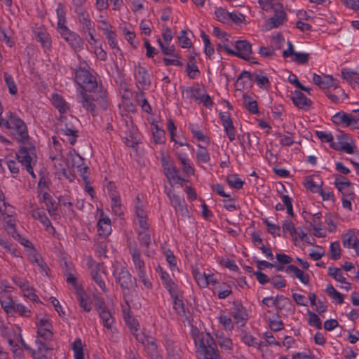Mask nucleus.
<instances>
[{"label": "nucleus", "mask_w": 359, "mask_h": 359, "mask_svg": "<svg viewBox=\"0 0 359 359\" xmlns=\"http://www.w3.org/2000/svg\"><path fill=\"white\" fill-rule=\"evenodd\" d=\"M198 359H222L213 338L208 332H199L196 327H191Z\"/></svg>", "instance_id": "f257e3e1"}, {"label": "nucleus", "mask_w": 359, "mask_h": 359, "mask_svg": "<svg viewBox=\"0 0 359 359\" xmlns=\"http://www.w3.org/2000/svg\"><path fill=\"white\" fill-rule=\"evenodd\" d=\"M0 212L3 217V225L5 231L13 236L16 234V222L15 211L14 208L8 204L5 198L2 191H0Z\"/></svg>", "instance_id": "f03ea898"}, {"label": "nucleus", "mask_w": 359, "mask_h": 359, "mask_svg": "<svg viewBox=\"0 0 359 359\" xmlns=\"http://www.w3.org/2000/svg\"><path fill=\"white\" fill-rule=\"evenodd\" d=\"M67 160L70 161L72 167L76 169L80 176L82 177L85 183V191L90 196L91 198L94 197V190L90 186L88 178V168L85 165L83 158L74 151H69L67 156Z\"/></svg>", "instance_id": "7ed1b4c3"}, {"label": "nucleus", "mask_w": 359, "mask_h": 359, "mask_svg": "<svg viewBox=\"0 0 359 359\" xmlns=\"http://www.w3.org/2000/svg\"><path fill=\"white\" fill-rule=\"evenodd\" d=\"M234 48H231L229 44L224 43L221 45L222 49L230 55L237 56L241 59L248 61H252V45L246 40H236L234 43Z\"/></svg>", "instance_id": "20e7f679"}, {"label": "nucleus", "mask_w": 359, "mask_h": 359, "mask_svg": "<svg viewBox=\"0 0 359 359\" xmlns=\"http://www.w3.org/2000/svg\"><path fill=\"white\" fill-rule=\"evenodd\" d=\"M75 82L79 86L77 92H92L97 86V82L94 76L90 72L86 69L79 68L76 69L75 73Z\"/></svg>", "instance_id": "39448f33"}, {"label": "nucleus", "mask_w": 359, "mask_h": 359, "mask_svg": "<svg viewBox=\"0 0 359 359\" xmlns=\"http://www.w3.org/2000/svg\"><path fill=\"white\" fill-rule=\"evenodd\" d=\"M13 330L16 334V335L14 337L13 339L10 337H8V341L11 347V349L13 353L15 359H20L22 355V351L18 346L17 344L15 343V339H16L17 341H20L22 345L25 347V348L29 351L32 353L34 359H46V357L44 355H39L36 351L32 350L26 344V343L22 339L21 329L20 327L15 326L13 327Z\"/></svg>", "instance_id": "423d86ee"}, {"label": "nucleus", "mask_w": 359, "mask_h": 359, "mask_svg": "<svg viewBox=\"0 0 359 359\" xmlns=\"http://www.w3.org/2000/svg\"><path fill=\"white\" fill-rule=\"evenodd\" d=\"M17 158L18 161L26 167L27 171L33 177H36V175L33 170V166L36 161V155L35 149L33 147H21L17 153Z\"/></svg>", "instance_id": "0eeeda50"}, {"label": "nucleus", "mask_w": 359, "mask_h": 359, "mask_svg": "<svg viewBox=\"0 0 359 359\" xmlns=\"http://www.w3.org/2000/svg\"><path fill=\"white\" fill-rule=\"evenodd\" d=\"M191 274L197 285L201 288H207L212 286L216 289V285L218 283V279L215 273H206L196 266L191 267Z\"/></svg>", "instance_id": "6e6552de"}, {"label": "nucleus", "mask_w": 359, "mask_h": 359, "mask_svg": "<svg viewBox=\"0 0 359 359\" xmlns=\"http://www.w3.org/2000/svg\"><path fill=\"white\" fill-rule=\"evenodd\" d=\"M272 11L273 15L269 18L264 24L266 30L280 27L287 19L286 12L280 4H274Z\"/></svg>", "instance_id": "1a4fd4ad"}, {"label": "nucleus", "mask_w": 359, "mask_h": 359, "mask_svg": "<svg viewBox=\"0 0 359 359\" xmlns=\"http://www.w3.org/2000/svg\"><path fill=\"white\" fill-rule=\"evenodd\" d=\"M1 126L8 129L13 134L18 135L20 139H25L27 136L25 123L15 115H11L6 121L4 120Z\"/></svg>", "instance_id": "9d476101"}, {"label": "nucleus", "mask_w": 359, "mask_h": 359, "mask_svg": "<svg viewBox=\"0 0 359 359\" xmlns=\"http://www.w3.org/2000/svg\"><path fill=\"white\" fill-rule=\"evenodd\" d=\"M332 149L348 154H353L357 151L354 140L346 134L337 135V142L332 144Z\"/></svg>", "instance_id": "9b49d317"}, {"label": "nucleus", "mask_w": 359, "mask_h": 359, "mask_svg": "<svg viewBox=\"0 0 359 359\" xmlns=\"http://www.w3.org/2000/svg\"><path fill=\"white\" fill-rule=\"evenodd\" d=\"M86 264L90 270L93 279L95 281L100 288L104 291L105 283L104 278L105 276L104 267L102 264L95 262L91 257H87L85 259Z\"/></svg>", "instance_id": "f8f14e48"}, {"label": "nucleus", "mask_w": 359, "mask_h": 359, "mask_svg": "<svg viewBox=\"0 0 359 359\" xmlns=\"http://www.w3.org/2000/svg\"><path fill=\"white\" fill-rule=\"evenodd\" d=\"M61 37L75 50L83 49V41L79 34L71 31L67 26L57 29Z\"/></svg>", "instance_id": "ddd939ff"}, {"label": "nucleus", "mask_w": 359, "mask_h": 359, "mask_svg": "<svg viewBox=\"0 0 359 359\" xmlns=\"http://www.w3.org/2000/svg\"><path fill=\"white\" fill-rule=\"evenodd\" d=\"M53 165L55 169V174L59 179H66L69 182L74 180V175L70 172L68 163L63 156H57L53 158Z\"/></svg>", "instance_id": "4468645a"}, {"label": "nucleus", "mask_w": 359, "mask_h": 359, "mask_svg": "<svg viewBox=\"0 0 359 359\" xmlns=\"http://www.w3.org/2000/svg\"><path fill=\"white\" fill-rule=\"evenodd\" d=\"M162 163L165 175L168 180L169 183L172 186L179 185L182 187L184 179L180 175L177 167L172 162H168L165 159L163 160Z\"/></svg>", "instance_id": "2eb2a0df"}, {"label": "nucleus", "mask_w": 359, "mask_h": 359, "mask_svg": "<svg viewBox=\"0 0 359 359\" xmlns=\"http://www.w3.org/2000/svg\"><path fill=\"white\" fill-rule=\"evenodd\" d=\"M313 83L322 89L338 88L339 83L337 79L330 74H312Z\"/></svg>", "instance_id": "dca6fc26"}, {"label": "nucleus", "mask_w": 359, "mask_h": 359, "mask_svg": "<svg viewBox=\"0 0 359 359\" xmlns=\"http://www.w3.org/2000/svg\"><path fill=\"white\" fill-rule=\"evenodd\" d=\"M137 340L145 346L148 354L152 359H162L158 346L154 338L137 334Z\"/></svg>", "instance_id": "f3484780"}, {"label": "nucleus", "mask_w": 359, "mask_h": 359, "mask_svg": "<svg viewBox=\"0 0 359 359\" xmlns=\"http://www.w3.org/2000/svg\"><path fill=\"white\" fill-rule=\"evenodd\" d=\"M287 48L283 52V56L285 58H290L292 62L297 64L304 65L308 62L309 54L304 52H296L294 50L293 45L291 41L287 42Z\"/></svg>", "instance_id": "a211bd4d"}, {"label": "nucleus", "mask_w": 359, "mask_h": 359, "mask_svg": "<svg viewBox=\"0 0 359 359\" xmlns=\"http://www.w3.org/2000/svg\"><path fill=\"white\" fill-rule=\"evenodd\" d=\"M114 276L116 282L123 290H128L133 285V278L126 267L121 266L114 271Z\"/></svg>", "instance_id": "6ab92c4d"}, {"label": "nucleus", "mask_w": 359, "mask_h": 359, "mask_svg": "<svg viewBox=\"0 0 359 359\" xmlns=\"http://www.w3.org/2000/svg\"><path fill=\"white\" fill-rule=\"evenodd\" d=\"M327 274L339 283V287L340 289L347 292L351 290V283L346 280L341 269L335 266H329L327 268Z\"/></svg>", "instance_id": "aec40b11"}, {"label": "nucleus", "mask_w": 359, "mask_h": 359, "mask_svg": "<svg viewBox=\"0 0 359 359\" xmlns=\"http://www.w3.org/2000/svg\"><path fill=\"white\" fill-rule=\"evenodd\" d=\"M334 184L343 196L355 195L353 184L346 178L342 176H336Z\"/></svg>", "instance_id": "412c9836"}, {"label": "nucleus", "mask_w": 359, "mask_h": 359, "mask_svg": "<svg viewBox=\"0 0 359 359\" xmlns=\"http://www.w3.org/2000/svg\"><path fill=\"white\" fill-rule=\"evenodd\" d=\"M97 310L103 326L111 333H114L116 329L114 326V320L109 311L102 305H99Z\"/></svg>", "instance_id": "4be33fe9"}, {"label": "nucleus", "mask_w": 359, "mask_h": 359, "mask_svg": "<svg viewBox=\"0 0 359 359\" xmlns=\"http://www.w3.org/2000/svg\"><path fill=\"white\" fill-rule=\"evenodd\" d=\"M37 334L44 339H50L52 337L51 323L48 317H43L36 323Z\"/></svg>", "instance_id": "5701e85b"}, {"label": "nucleus", "mask_w": 359, "mask_h": 359, "mask_svg": "<svg viewBox=\"0 0 359 359\" xmlns=\"http://www.w3.org/2000/svg\"><path fill=\"white\" fill-rule=\"evenodd\" d=\"M310 226L316 237L325 238L326 236V230L323 227L321 214L320 212H317L312 216L310 221Z\"/></svg>", "instance_id": "b1692460"}, {"label": "nucleus", "mask_w": 359, "mask_h": 359, "mask_svg": "<svg viewBox=\"0 0 359 359\" xmlns=\"http://www.w3.org/2000/svg\"><path fill=\"white\" fill-rule=\"evenodd\" d=\"M51 104L58 110L61 115L67 114L70 109L69 104L63 97L57 93H54L50 97ZM62 116H61V118Z\"/></svg>", "instance_id": "393cba45"}, {"label": "nucleus", "mask_w": 359, "mask_h": 359, "mask_svg": "<svg viewBox=\"0 0 359 359\" xmlns=\"http://www.w3.org/2000/svg\"><path fill=\"white\" fill-rule=\"evenodd\" d=\"M31 215L33 218L40 221L49 233L53 234L55 233L54 227L42 209L35 208L32 211Z\"/></svg>", "instance_id": "a878e982"}, {"label": "nucleus", "mask_w": 359, "mask_h": 359, "mask_svg": "<svg viewBox=\"0 0 359 359\" xmlns=\"http://www.w3.org/2000/svg\"><path fill=\"white\" fill-rule=\"evenodd\" d=\"M177 154L184 174L187 177L194 175V168L187 152L178 151Z\"/></svg>", "instance_id": "bb28decb"}, {"label": "nucleus", "mask_w": 359, "mask_h": 359, "mask_svg": "<svg viewBox=\"0 0 359 359\" xmlns=\"http://www.w3.org/2000/svg\"><path fill=\"white\" fill-rule=\"evenodd\" d=\"M210 154L206 147L201 144H197V149L195 153L196 163L201 166L202 164H208L210 162Z\"/></svg>", "instance_id": "cd10ccee"}, {"label": "nucleus", "mask_w": 359, "mask_h": 359, "mask_svg": "<svg viewBox=\"0 0 359 359\" xmlns=\"http://www.w3.org/2000/svg\"><path fill=\"white\" fill-rule=\"evenodd\" d=\"M120 29L122 31L126 40L132 47L136 48L138 45V40L136 38L135 33L132 26L126 23H122L120 25Z\"/></svg>", "instance_id": "c85d7f7f"}, {"label": "nucleus", "mask_w": 359, "mask_h": 359, "mask_svg": "<svg viewBox=\"0 0 359 359\" xmlns=\"http://www.w3.org/2000/svg\"><path fill=\"white\" fill-rule=\"evenodd\" d=\"M323 182L318 175L307 176L304 179V187L313 193H317L320 189Z\"/></svg>", "instance_id": "c756f323"}, {"label": "nucleus", "mask_w": 359, "mask_h": 359, "mask_svg": "<svg viewBox=\"0 0 359 359\" xmlns=\"http://www.w3.org/2000/svg\"><path fill=\"white\" fill-rule=\"evenodd\" d=\"M291 99L294 104L300 109L309 107L311 104V100L307 98L304 93L297 90L292 92Z\"/></svg>", "instance_id": "7c9ffc66"}, {"label": "nucleus", "mask_w": 359, "mask_h": 359, "mask_svg": "<svg viewBox=\"0 0 359 359\" xmlns=\"http://www.w3.org/2000/svg\"><path fill=\"white\" fill-rule=\"evenodd\" d=\"M130 253L137 273L146 272L145 264L141 257L140 250L136 248H131Z\"/></svg>", "instance_id": "2f4dec72"}, {"label": "nucleus", "mask_w": 359, "mask_h": 359, "mask_svg": "<svg viewBox=\"0 0 359 359\" xmlns=\"http://www.w3.org/2000/svg\"><path fill=\"white\" fill-rule=\"evenodd\" d=\"M111 224L110 219L104 215L97 222V232L100 236L106 238L111 233Z\"/></svg>", "instance_id": "473e14b6"}, {"label": "nucleus", "mask_w": 359, "mask_h": 359, "mask_svg": "<svg viewBox=\"0 0 359 359\" xmlns=\"http://www.w3.org/2000/svg\"><path fill=\"white\" fill-rule=\"evenodd\" d=\"M332 121L337 126L348 127L352 129V121L350 113L347 114L344 111L337 112L332 116Z\"/></svg>", "instance_id": "72a5a7b5"}, {"label": "nucleus", "mask_w": 359, "mask_h": 359, "mask_svg": "<svg viewBox=\"0 0 359 359\" xmlns=\"http://www.w3.org/2000/svg\"><path fill=\"white\" fill-rule=\"evenodd\" d=\"M0 304L7 314L13 315L15 303L6 291H0Z\"/></svg>", "instance_id": "f704fd0d"}, {"label": "nucleus", "mask_w": 359, "mask_h": 359, "mask_svg": "<svg viewBox=\"0 0 359 359\" xmlns=\"http://www.w3.org/2000/svg\"><path fill=\"white\" fill-rule=\"evenodd\" d=\"M286 271L292 277L298 279L302 284L306 285L309 283V276L294 265H289Z\"/></svg>", "instance_id": "c9c22d12"}, {"label": "nucleus", "mask_w": 359, "mask_h": 359, "mask_svg": "<svg viewBox=\"0 0 359 359\" xmlns=\"http://www.w3.org/2000/svg\"><path fill=\"white\" fill-rule=\"evenodd\" d=\"M325 291L334 304L341 305L344 302V295L339 292L332 284L326 285Z\"/></svg>", "instance_id": "e433bc0d"}, {"label": "nucleus", "mask_w": 359, "mask_h": 359, "mask_svg": "<svg viewBox=\"0 0 359 359\" xmlns=\"http://www.w3.org/2000/svg\"><path fill=\"white\" fill-rule=\"evenodd\" d=\"M170 203L175 211L183 212L186 210V205L184 198L176 195L172 190L167 192Z\"/></svg>", "instance_id": "4c0bfd02"}, {"label": "nucleus", "mask_w": 359, "mask_h": 359, "mask_svg": "<svg viewBox=\"0 0 359 359\" xmlns=\"http://www.w3.org/2000/svg\"><path fill=\"white\" fill-rule=\"evenodd\" d=\"M341 75L353 88L359 87V72L350 69H343Z\"/></svg>", "instance_id": "58836bf2"}, {"label": "nucleus", "mask_w": 359, "mask_h": 359, "mask_svg": "<svg viewBox=\"0 0 359 359\" xmlns=\"http://www.w3.org/2000/svg\"><path fill=\"white\" fill-rule=\"evenodd\" d=\"M251 81L252 79L250 73L247 71L242 72L237 79L236 83V88L241 90L245 88H250L251 86Z\"/></svg>", "instance_id": "ea45409f"}, {"label": "nucleus", "mask_w": 359, "mask_h": 359, "mask_svg": "<svg viewBox=\"0 0 359 359\" xmlns=\"http://www.w3.org/2000/svg\"><path fill=\"white\" fill-rule=\"evenodd\" d=\"M191 32L189 30H181L177 36L180 46L182 48L189 49L192 46V41L190 38Z\"/></svg>", "instance_id": "a19ab883"}, {"label": "nucleus", "mask_w": 359, "mask_h": 359, "mask_svg": "<svg viewBox=\"0 0 359 359\" xmlns=\"http://www.w3.org/2000/svg\"><path fill=\"white\" fill-rule=\"evenodd\" d=\"M86 93L87 92H80V94H79L80 97L79 102L87 111L93 113L95 109V104L94 100Z\"/></svg>", "instance_id": "79ce46f5"}, {"label": "nucleus", "mask_w": 359, "mask_h": 359, "mask_svg": "<svg viewBox=\"0 0 359 359\" xmlns=\"http://www.w3.org/2000/svg\"><path fill=\"white\" fill-rule=\"evenodd\" d=\"M72 350L74 352V359H84V344L81 339L76 338L71 344Z\"/></svg>", "instance_id": "37998d69"}, {"label": "nucleus", "mask_w": 359, "mask_h": 359, "mask_svg": "<svg viewBox=\"0 0 359 359\" xmlns=\"http://www.w3.org/2000/svg\"><path fill=\"white\" fill-rule=\"evenodd\" d=\"M29 259L36 264L38 266L39 269L47 275V266L42 259L41 257L36 253V250H32V252H29Z\"/></svg>", "instance_id": "c03bdc74"}, {"label": "nucleus", "mask_w": 359, "mask_h": 359, "mask_svg": "<svg viewBox=\"0 0 359 359\" xmlns=\"http://www.w3.org/2000/svg\"><path fill=\"white\" fill-rule=\"evenodd\" d=\"M243 102L245 107L252 114H259L257 102L251 96L248 95H243Z\"/></svg>", "instance_id": "a18cd8bd"}, {"label": "nucleus", "mask_w": 359, "mask_h": 359, "mask_svg": "<svg viewBox=\"0 0 359 359\" xmlns=\"http://www.w3.org/2000/svg\"><path fill=\"white\" fill-rule=\"evenodd\" d=\"M123 316L126 323L134 333L135 337H137V334H142L138 332V327L140 325L137 319L130 316L129 312L126 311L125 309L123 310Z\"/></svg>", "instance_id": "49530a36"}, {"label": "nucleus", "mask_w": 359, "mask_h": 359, "mask_svg": "<svg viewBox=\"0 0 359 359\" xmlns=\"http://www.w3.org/2000/svg\"><path fill=\"white\" fill-rule=\"evenodd\" d=\"M200 36L204 44V53L205 55L210 59L212 58L215 53V49L209 39V36L204 31L201 32Z\"/></svg>", "instance_id": "de8ad7c7"}, {"label": "nucleus", "mask_w": 359, "mask_h": 359, "mask_svg": "<svg viewBox=\"0 0 359 359\" xmlns=\"http://www.w3.org/2000/svg\"><path fill=\"white\" fill-rule=\"evenodd\" d=\"M233 318L236 324L243 326L248 320V313L243 306H238L233 313Z\"/></svg>", "instance_id": "09e8293b"}, {"label": "nucleus", "mask_w": 359, "mask_h": 359, "mask_svg": "<svg viewBox=\"0 0 359 359\" xmlns=\"http://www.w3.org/2000/svg\"><path fill=\"white\" fill-rule=\"evenodd\" d=\"M156 271L158 272L161 279L164 287L169 290L170 292L175 290V284L170 278L169 274L164 271L161 266H158Z\"/></svg>", "instance_id": "8fccbe9b"}, {"label": "nucleus", "mask_w": 359, "mask_h": 359, "mask_svg": "<svg viewBox=\"0 0 359 359\" xmlns=\"http://www.w3.org/2000/svg\"><path fill=\"white\" fill-rule=\"evenodd\" d=\"M4 79L9 94L15 95L18 93V88L13 76L8 72H4Z\"/></svg>", "instance_id": "3c124183"}, {"label": "nucleus", "mask_w": 359, "mask_h": 359, "mask_svg": "<svg viewBox=\"0 0 359 359\" xmlns=\"http://www.w3.org/2000/svg\"><path fill=\"white\" fill-rule=\"evenodd\" d=\"M217 319L219 323L223 327L224 330L227 331H231L233 329V323L229 315L222 312L217 317Z\"/></svg>", "instance_id": "603ef678"}, {"label": "nucleus", "mask_w": 359, "mask_h": 359, "mask_svg": "<svg viewBox=\"0 0 359 359\" xmlns=\"http://www.w3.org/2000/svg\"><path fill=\"white\" fill-rule=\"evenodd\" d=\"M336 217L334 214L327 213L324 217V222L326 226L324 228L326 230V233H334L337 231V226L335 222Z\"/></svg>", "instance_id": "864d4df0"}, {"label": "nucleus", "mask_w": 359, "mask_h": 359, "mask_svg": "<svg viewBox=\"0 0 359 359\" xmlns=\"http://www.w3.org/2000/svg\"><path fill=\"white\" fill-rule=\"evenodd\" d=\"M60 130H61L62 134L69 137V141L71 144H74L76 142V131L72 125H61Z\"/></svg>", "instance_id": "5fc2aeb1"}, {"label": "nucleus", "mask_w": 359, "mask_h": 359, "mask_svg": "<svg viewBox=\"0 0 359 359\" xmlns=\"http://www.w3.org/2000/svg\"><path fill=\"white\" fill-rule=\"evenodd\" d=\"M135 213L138 217V222L141 229H148V224L146 220V213L142 205L138 204L135 206Z\"/></svg>", "instance_id": "6e6d98bb"}, {"label": "nucleus", "mask_w": 359, "mask_h": 359, "mask_svg": "<svg viewBox=\"0 0 359 359\" xmlns=\"http://www.w3.org/2000/svg\"><path fill=\"white\" fill-rule=\"evenodd\" d=\"M124 142L128 147H135L139 141L138 134L137 130L134 128H132L129 135H126L124 137Z\"/></svg>", "instance_id": "4d7b16f0"}, {"label": "nucleus", "mask_w": 359, "mask_h": 359, "mask_svg": "<svg viewBox=\"0 0 359 359\" xmlns=\"http://www.w3.org/2000/svg\"><path fill=\"white\" fill-rule=\"evenodd\" d=\"M215 15L216 17V19L222 22V23H229V17H230V13L228 12L226 9L218 7L216 8L215 10Z\"/></svg>", "instance_id": "13d9d810"}, {"label": "nucleus", "mask_w": 359, "mask_h": 359, "mask_svg": "<svg viewBox=\"0 0 359 359\" xmlns=\"http://www.w3.org/2000/svg\"><path fill=\"white\" fill-rule=\"evenodd\" d=\"M316 136L322 142L329 143L332 148V144H334V137L331 132L329 131H316Z\"/></svg>", "instance_id": "bf43d9fd"}, {"label": "nucleus", "mask_w": 359, "mask_h": 359, "mask_svg": "<svg viewBox=\"0 0 359 359\" xmlns=\"http://www.w3.org/2000/svg\"><path fill=\"white\" fill-rule=\"evenodd\" d=\"M189 129L194 136V137L199 142H202L205 143V144H209L210 140L209 138L205 136L201 130L197 129L195 128V126L193 124H189Z\"/></svg>", "instance_id": "052dcab7"}, {"label": "nucleus", "mask_w": 359, "mask_h": 359, "mask_svg": "<svg viewBox=\"0 0 359 359\" xmlns=\"http://www.w3.org/2000/svg\"><path fill=\"white\" fill-rule=\"evenodd\" d=\"M104 34L105 35L110 47L114 50H116L117 52H121V49L118 46L116 41V32L113 30V29L104 33Z\"/></svg>", "instance_id": "680f3d73"}, {"label": "nucleus", "mask_w": 359, "mask_h": 359, "mask_svg": "<svg viewBox=\"0 0 359 359\" xmlns=\"http://www.w3.org/2000/svg\"><path fill=\"white\" fill-rule=\"evenodd\" d=\"M215 290H217L218 298L220 299L226 298L232 292L231 286L226 283H222L220 285L219 288H216Z\"/></svg>", "instance_id": "e2e57ef3"}, {"label": "nucleus", "mask_w": 359, "mask_h": 359, "mask_svg": "<svg viewBox=\"0 0 359 359\" xmlns=\"http://www.w3.org/2000/svg\"><path fill=\"white\" fill-rule=\"evenodd\" d=\"M152 134L154 142L156 144H161L164 142L165 140V131L159 128L158 125L154 124L152 126Z\"/></svg>", "instance_id": "0e129e2a"}, {"label": "nucleus", "mask_w": 359, "mask_h": 359, "mask_svg": "<svg viewBox=\"0 0 359 359\" xmlns=\"http://www.w3.org/2000/svg\"><path fill=\"white\" fill-rule=\"evenodd\" d=\"M307 315L309 325L318 330L321 329L322 322L318 316L309 310L307 311Z\"/></svg>", "instance_id": "69168bd1"}, {"label": "nucleus", "mask_w": 359, "mask_h": 359, "mask_svg": "<svg viewBox=\"0 0 359 359\" xmlns=\"http://www.w3.org/2000/svg\"><path fill=\"white\" fill-rule=\"evenodd\" d=\"M76 295L79 302L80 306L82 307L84 311L87 312L90 311L92 309L91 304L90 302H88L87 295L84 290Z\"/></svg>", "instance_id": "338daca9"}, {"label": "nucleus", "mask_w": 359, "mask_h": 359, "mask_svg": "<svg viewBox=\"0 0 359 359\" xmlns=\"http://www.w3.org/2000/svg\"><path fill=\"white\" fill-rule=\"evenodd\" d=\"M357 241L356 236L351 231H348L342 236L344 246L347 248H351Z\"/></svg>", "instance_id": "774afa93"}]
</instances>
